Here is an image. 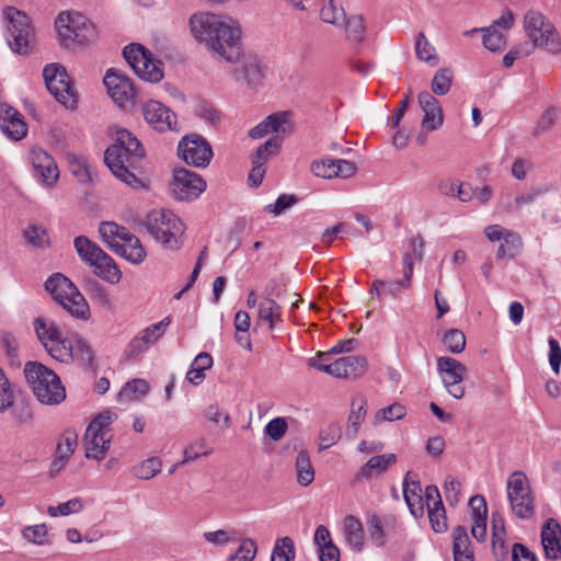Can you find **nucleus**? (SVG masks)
Here are the masks:
<instances>
[{"instance_id": "nucleus-1", "label": "nucleus", "mask_w": 561, "mask_h": 561, "mask_svg": "<svg viewBox=\"0 0 561 561\" xmlns=\"http://www.w3.org/2000/svg\"><path fill=\"white\" fill-rule=\"evenodd\" d=\"M192 36L218 58L238 64L243 56L242 26L231 16L196 12L188 20Z\"/></svg>"}, {"instance_id": "nucleus-2", "label": "nucleus", "mask_w": 561, "mask_h": 561, "mask_svg": "<svg viewBox=\"0 0 561 561\" xmlns=\"http://www.w3.org/2000/svg\"><path fill=\"white\" fill-rule=\"evenodd\" d=\"M24 376L34 397L46 405H57L66 399V389L58 375L37 362H27Z\"/></svg>"}, {"instance_id": "nucleus-3", "label": "nucleus", "mask_w": 561, "mask_h": 561, "mask_svg": "<svg viewBox=\"0 0 561 561\" xmlns=\"http://www.w3.org/2000/svg\"><path fill=\"white\" fill-rule=\"evenodd\" d=\"M523 28L534 49L561 56V33L542 12L528 10L524 15Z\"/></svg>"}, {"instance_id": "nucleus-4", "label": "nucleus", "mask_w": 561, "mask_h": 561, "mask_svg": "<svg viewBox=\"0 0 561 561\" xmlns=\"http://www.w3.org/2000/svg\"><path fill=\"white\" fill-rule=\"evenodd\" d=\"M145 227L164 249L176 251L183 245L185 226L171 210L152 209L146 216Z\"/></svg>"}, {"instance_id": "nucleus-5", "label": "nucleus", "mask_w": 561, "mask_h": 561, "mask_svg": "<svg viewBox=\"0 0 561 561\" xmlns=\"http://www.w3.org/2000/svg\"><path fill=\"white\" fill-rule=\"evenodd\" d=\"M56 30L62 46L84 45L96 38L95 25L79 12H61L56 19Z\"/></svg>"}, {"instance_id": "nucleus-6", "label": "nucleus", "mask_w": 561, "mask_h": 561, "mask_svg": "<svg viewBox=\"0 0 561 561\" xmlns=\"http://www.w3.org/2000/svg\"><path fill=\"white\" fill-rule=\"evenodd\" d=\"M10 48L18 54H26L33 41V32L27 15L14 7H5L1 13Z\"/></svg>"}, {"instance_id": "nucleus-7", "label": "nucleus", "mask_w": 561, "mask_h": 561, "mask_svg": "<svg viewBox=\"0 0 561 561\" xmlns=\"http://www.w3.org/2000/svg\"><path fill=\"white\" fill-rule=\"evenodd\" d=\"M45 287L70 314L79 319L88 318L89 306L83 295L67 277L55 274L46 280Z\"/></svg>"}, {"instance_id": "nucleus-8", "label": "nucleus", "mask_w": 561, "mask_h": 561, "mask_svg": "<svg viewBox=\"0 0 561 561\" xmlns=\"http://www.w3.org/2000/svg\"><path fill=\"white\" fill-rule=\"evenodd\" d=\"M115 416L108 412L100 413L88 425L84 436L85 457L101 461L105 458L113 438L111 424Z\"/></svg>"}, {"instance_id": "nucleus-9", "label": "nucleus", "mask_w": 561, "mask_h": 561, "mask_svg": "<svg viewBox=\"0 0 561 561\" xmlns=\"http://www.w3.org/2000/svg\"><path fill=\"white\" fill-rule=\"evenodd\" d=\"M123 56L134 72L142 80L157 83L164 77L162 62L144 45L131 43L123 49Z\"/></svg>"}, {"instance_id": "nucleus-10", "label": "nucleus", "mask_w": 561, "mask_h": 561, "mask_svg": "<svg viewBox=\"0 0 561 561\" xmlns=\"http://www.w3.org/2000/svg\"><path fill=\"white\" fill-rule=\"evenodd\" d=\"M507 499L512 513L520 519H528L535 513V501L529 480L525 473L515 471L506 482Z\"/></svg>"}, {"instance_id": "nucleus-11", "label": "nucleus", "mask_w": 561, "mask_h": 561, "mask_svg": "<svg viewBox=\"0 0 561 561\" xmlns=\"http://www.w3.org/2000/svg\"><path fill=\"white\" fill-rule=\"evenodd\" d=\"M45 84L49 93L66 108H75L78 95L66 69L59 64L47 65L43 70Z\"/></svg>"}, {"instance_id": "nucleus-12", "label": "nucleus", "mask_w": 561, "mask_h": 561, "mask_svg": "<svg viewBox=\"0 0 561 561\" xmlns=\"http://www.w3.org/2000/svg\"><path fill=\"white\" fill-rule=\"evenodd\" d=\"M111 100L122 110H131L136 104V90L129 77L121 70L110 68L103 78Z\"/></svg>"}, {"instance_id": "nucleus-13", "label": "nucleus", "mask_w": 561, "mask_h": 561, "mask_svg": "<svg viewBox=\"0 0 561 561\" xmlns=\"http://www.w3.org/2000/svg\"><path fill=\"white\" fill-rule=\"evenodd\" d=\"M206 187V181L199 174L184 168L174 170L171 191L175 199L185 202L195 201Z\"/></svg>"}, {"instance_id": "nucleus-14", "label": "nucleus", "mask_w": 561, "mask_h": 561, "mask_svg": "<svg viewBox=\"0 0 561 561\" xmlns=\"http://www.w3.org/2000/svg\"><path fill=\"white\" fill-rule=\"evenodd\" d=\"M178 152L183 161L195 168H206L213 158L208 141L196 134L184 137L179 142Z\"/></svg>"}, {"instance_id": "nucleus-15", "label": "nucleus", "mask_w": 561, "mask_h": 561, "mask_svg": "<svg viewBox=\"0 0 561 561\" xmlns=\"http://www.w3.org/2000/svg\"><path fill=\"white\" fill-rule=\"evenodd\" d=\"M437 373L447 392L455 399L465 396V387L461 385L467 368L456 358L440 356L437 358Z\"/></svg>"}, {"instance_id": "nucleus-16", "label": "nucleus", "mask_w": 561, "mask_h": 561, "mask_svg": "<svg viewBox=\"0 0 561 561\" xmlns=\"http://www.w3.org/2000/svg\"><path fill=\"white\" fill-rule=\"evenodd\" d=\"M34 329L45 351L54 358L66 354L65 345L68 335H64L55 321L46 318H36Z\"/></svg>"}, {"instance_id": "nucleus-17", "label": "nucleus", "mask_w": 561, "mask_h": 561, "mask_svg": "<svg viewBox=\"0 0 561 561\" xmlns=\"http://www.w3.org/2000/svg\"><path fill=\"white\" fill-rule=\"evenodd\" d=\"M66 354L58 356L56 360L62 364H77L84 369H93L95 366V353L92 345L83 336L75 333L67 337Z\"/></svg>"}, {"instance_id": "nucleus-18", "label": "nucleus", "mask_w": 561, "mask_h": 561, "mask_svg": "<svg viewBox=\"0 0 561 561\" xmlns=\"http://www.w3.org/2000/svg\"><path fill=\"white\" fill-rule=\"evenodd\" d=\"M239 62L240 65L230 72L232 79L249 89L261 87L265 78V71L260 57L253 54L243 55Z\"/></svg>"}, {"instance_id": "nucleus-19", "label": "nucleus", "mask_w": 561, "mask_h": 561, "mask_svg": "<svg viewBox=\"0 0 561 561\" xmlns=\"http://www.w3.org/2000/svg\"><path fill=\"white\" fill-rule=\"evenodd\" d=\"M171 324V317H164L161 321L150 324L141 330L128 343L125 354L128 358H136L146 353L150 346L154 345L165 333L168 327Z\"/></svg>"}, {"instance_id": "nucleus-20", "label": "nucleus", "mask_w": 561, "mask_h": 561, "mask_svg": "<svg viewBox=\"0 0 561 561\" xmlns=\"http://www.w3.org/2000/svg\"><path fill=\"white\" fill-rule=\"evenodd\" d=\"M144 153L142 147L141 151L138 153H129L126 150H119L117 168H114L110 160L104 161L116 179L134 190H141L146 187V181L138 178L133 170L135 169L136 162L144 157Z\"/></svg>"}, {"instance_id": "nucleus-21", "label": "nucleus", "mask_w": 561, "mask_h": 561, "mask_svg": "<svg viewBox=\"0 0 561 561\" xmlns=\"http://www.w3.org/2000/svg\"><path fill=\"white\" fill-rule=\"evenodd\" d=\"M294 131L291 113L277 112L268 115L264 121L249 130V137L261 139L273 134V137L284 138Z\"/></svg>"}, {"instance_id": "nucleus-22", "label": "nucleus", "mask_w": 561, "mask_h": 561, "mask_svg": "<svg viewBox=\"0 0 561 561\" xmlns=\"http://www.w3.org/2000/svg\"><path fill=\"white\" fill-rule=\"evenodd\" d=\"M34 176L44 185L51 187L59 179V170L54 158L41 148H33L28 153Z\"/></svg>"}, {"instance_id": "nucleus-23", "label": "nucleus", "mask_w": 561, "mask_h": 561, "mask_svg": "<svg viewBox=\"0 0 561 561\" xmlns=\"http://www.w3.org/2000/svg\"><path fill=\"white\" fill-rule=\"evenodd\" d=\"M141 110L146 123L152 129L159 133H164L175 128V114L161 102L149 100L144 103Z\"/></svg>"}, {"instance_id": "nucleus-24", "label": "nucleus", "mask_w": 561, "mask_h": 561, "mask_svg": "<svg viewBox=\"0 0 561 561\" xmlns=\"http://www.w3.org/2000/svg\"><path fill=\"white\" fill-rule=\"evenodd\" d=\"M110 133L113 138V144L106 149L104 160H110L114 168H117V162H119V150H126L129 153H138L141 151V144L129 130L113 126L110 128Z\"/></svg>"}, {"instance_id": "nucleus-25", "label": "nucleus", "mask_w": 561, "mask_h": 561, "mask_svg": "<svg viewBox=\"0 0 561 561\" xmlns=\"http://www.w3.org/2000/svg\"><path fill=\"white\" fill-rule=\"evenodd\" d=\"M310 170L313 175L322 179H348L355 174L356 165L343 159H321L313 161Z\"/></svg>"}, {"instance_id": "nucleus-26", "label": "nucleus", "mask_w": 561, "mask_h": 561, "mask_svg": "<svg viewBox=\"0 0 561 561\" xmlns=\"http://www.w3.org/2000/svg\"><path fill=\"white\" fill-rule=\"evenodd\" d=\"M0 129L11 140L19 141L27 134L22 115L7 103H0Z\"/></svg>"}, {"instance_id": "nucleus-27", "label": "nucleus", "mask_w": 561, "mask_h": 561, "mask_svg": "<svg viewBox=\"0 0 561 561\" xmlns=\"http://www.w3.org/2000/svg\"><path fill=\"white\" fill-rule=\"evenodd\" d=\"M367 362L365 357L350 355L335 359L332 366L325 367V374L334 378H358L365 374Z\"/></svg>"}, {"instance_id": "nucleus-28", "label": "nucleus", "mask_w": 561, "mask_h": 561, "mask_svg": "<svg viewBox=\"0 0 561 561\" xmlns=\"http://www.w3.org/2000/svg\"><path fill=\"white\" fill-rule=\"evenodd\" d=\"M417 101L423 112L422 127L427 131L440 128L444 123V116L438 100L428 91H423L419 94Z\"/></svg>"}, {"instance_id": "nucleus-29", "label": "nucleus", "mask_w": 561, "mask_h": 561, "mask_svg": "<svg viewBox=\"0 0 561 561\" xmlns=\"http://www.w3.org/2000/svg\"><path fill=\"white\" fill-rule=\"evenodd\" d=\"M425 500L428 519L432 529L435 533H444L447 530V518L445 507L437 486L428 485L425 489Z\"/></svg>"}, {"instance_id": "nucleus-30", "label": "nucleus", "mask_w": 561, "mask_h": 561, "mask_svg": "<svg viewBox=\"0 0 561 561\" xmlns=\"http://www.w3.org/2000/svg\"><path fill=\"white\" fill-rule=\"evenodd\" d=\"M541 543L546 558L551 560L561 558V527L552 518L548 519L542 526Z\"/></svg>"}, {"instance_id": "nucleus-31", "label": "nucleus", "mask_w": 561, "mask_h": 561, "mask_svg": "<svg viewBox=\"0 0 561 561\" xmlns=\"http://www.w3.org/2000/svg\"><path fill=\"white\" fill-rule=\"evenodd\" d=\"M397 462V455L389 453L378 456H373L366 463H364L357 471L356 480H370L388 471V469Z\"/></svg>"}, {"instance_id": "nucleus-32", "label": "nucleus", "mask_w": 561, "mask_h": 561, "mask_svg": "<svg viewBox=\"0 0 561 561\" xmlns=\"http://www.w3.org/2000/svg\"><path fill=\"white\" fill-rule=\"evenodd\" d=\"M403 496L410 513L415 518L423 517L426 506L425 492L423 493L419 481L409 480V473L403 481Z\"/></svg>"}, {"instance_id": "nucleus-33", "label": "nucleus", "mask_w": 561, "mask_h": 561, "mask_svg": "<svg viewBox=\"0 0 561 561\" xmlns=\"http://www.w3.org/2000/svg\"><path fill=\"white\" fill-rule=\"evenodd\" d=\"M469 506L472 518L471 534L478 541H483L486 538V502L483 496L476 495L470 499Z\"/></svg>"}, {"instance_id": "nucleus-34", "label": "nucleus", "mask_w": 561, "mask_h": 561, "mask_svg": "<svg viewBox=\"0 0 561 561\" xmlns=\"http://www.w3.org/2000/svg\"><path fill=\"white\" fill-rule=\"evenodd\" d=\"M342 533L348 548L362 552L365 547V530L360 520L352 515L344 518Z\"/></svg>"}, {"instance_id": "nucleus-35", "label": "nucleus", "mask_w": 561, "mask_h": 561, "mask_svg": "<svg viewBox=\"0 0 561 561\" xmlns=\"http://www.w3.org/2000/svg\"><path fill=\"white\" fill-rule=\"evenodd\" d=\"M119 244L121 245L115 252L116 254L123 256L131 264H140L145 261L147 252L142 247L140 240L131 232Z\"/></svg>"}, {"instance_id": "nucleus-36", "label": "nucleus", "mask_w": 561, "mask_h": 561, "mask_svg": "<svg viewBox=\"0 0 561 561\" xmlns=\"http://www.w3.org/2000/svg\"><path fill=\"white\" fill-rule=\"evenodd\" d=\"M367 413V400L363 394H355L351 403L346 434L355 437Z\"/></svg>"}, {"instance_id": "nucleus-37", "label": "nucleus", "mask_w": 561, "mask_h": 561, "mask_svg": "<svg viewBox=\"0 0 561 561\" xmlns=\"http://www.w3.org/2000/svg\"><path fill=\"white\" fill-rule=\"evenodd\" d=\"M99 232L104 243L113 251L116 252L119 243L124 241L130 233V231L118 226L113 221H104L100 225Z\"/></svg>"}, {"instance_id": "nucleus-38", "label": "nucleus", "mask_w": 561, "mask_h": 561, "mask_svg": "<svg viewBox=\"0 0 561 561\" xmlns=\"http://www.w3.org/2000/svg\"><path fill=\"white\" fill-rule=\"evenodd\" d=\"M91 267H93L95 275L111 284H117L122 278V273L118 266L105 252L91 265Z\"/></svg>"}, {"instance_id": "nucleus-39", "label": "nucleus", "mask_w": 561, "mask_h": 561, "mask_svg": "<svg viewBox=\"0 0 561 561\" xmlns=\"http://www.w3.org/2000/svg\"><path fill=\"white\" fill-rule=\"evenodd\" d=\"M484 236L491 242L503 241L506 245L513 249L522 247V238L518 233L504 228L501 225H490L484 228Z\"/></svg>"}, {"instance_id": "nucleus-40", "label": "nucleus", "mask_w": 561, "mask_h": 561, "mask_svg": "<svg viewBox=\"0 0 561 561\" xmlns=\"http://www.w3.org/2000/svg\"><path fill=\"white\" fill-rule=\"evenodd\" d=\"M73 245L80 259L90 266L104 253L98 244L83 236L77 237L73 241Z\"/></svg>"}, {"instance_id": "nucleus-41", "label": "nucleus", "mask_w": 561, "mask_h": 561, "mask_svg": "<svg viewBox=\"0 0 561 561\" xmlns=\"http://www.w3.org/2000/svg\"><path fill=\"white\" fill-rule=\"evenodd\" d=\"M257 316L261 321L267 322L272 330L277 323L282 322L280 306L275 300L266 297L257 305Z\"/></svg>"}, {"instance_id": "nucleus-42", "label": "nucleus", "mask_w": 561, "mask_h": 561, "mask_svg": "<svg viewBox=\"0 0 561 561\" xmlns=\"http://www.w3.org/2000/svg\"><path fill=\"white\" fill-rule=\"evenodd\" d=\"M415 55L419 60L435 67L439 62L436 48L431 44L423 32L417 33L415 38Z\"/></svg>"}, {"instance_id": "nucleus-43", "label": "nucleus", "mask_w": 561, "mask_h": 561, "mask_svg": "<svg viewBox=\"0 0 561 561\" xmlns=\"http://www.w3.org/2000/svg\"><path fill=\"white\" fill-rule=\"evenodd\" d=\"M162 469V460L159 457H149L131 467V474L139 480H150L158 476Z\"/></svg>"}, {"instance_id": "nucleus-44", "label": "nucleus", "mask_w": 561, "mask_h": 561, "mask_svg": "<svg viewBox=\"0 0 561 561\" xmlns=\"http://www.w3.org/2000/svg\"><path fill=\"white\" fill-rule=\"evenodd\" d=\"M149 392V385L145 379H133L126 382L118 392L122 402L135 401L144 398Z\"/></svg>"}, {"instance_id": "nucleus-45", "label": "nucleus", "mask_w": 561, "mask_h": 561, "mask_svg": "<svg viewBox=\"0 0 561 561\" xmlns=\"http://www.w3.org/2000/svg\"><path fill=\"white\" fill-rule=\"evenodd\" d=\"M283 138L271 137L263 145H261L256 151L252 154V163H257L265 167V163L277 156L282 148Z\"/></svg>"}, {"instance_id": "nucleus-46", "label": "nucleus", "mask_w": 561, "mask_h": 561, "mask_svg": "<svg viewBox=\"0 0 561 561\" xmlns=\"http://www.w3.org/2000/svg\"><path fill=\"white\" fill-rule=\"evenodd\" d=\"M297 482L301 486H308L314 479V471L311 465L310 456L307 450H300L296 457Z\"/></svg>"}, {"instance_id": "nucleus-47", "label": "nucleus", "mask_w": 561, "mask_h": 561, "mask_svg": "<svg viewBox=\"0 0 561 561\" xmlns=\"http://www.w3.org/2000/svg\"><path fill=\"white\" fill-rule=\"evenodd\" d=\"M213 453L205 437H198L191 442L183 450V459L181 465L192 462L199 457H206Z\"/></svg>"}, {"instance_id": "nucleus-48", "label": "nucleus", "mask_w": 561, "mask_h": 561, "mask_svg": "<svg viewBox=\"0 0 561 561\" xmlns=\"http://www.w3.org/2000/svg\"><path fill=\"white\" fill-rule=\"evenodd\" d=\"M78 437L73 432H67L62 436L61 442L57 446V459L54 461V467L60 469L70 455L75 451Z\"/></svg>"}, {"instance_id": "nucleus-49", "label": "nucleus", "mask_w": 561, "mask_h": 561, "mask_svg": "<svg viewBox=\"0 0 561 561\" xmlns=\"http://www.w3.org/2000/svg\"><path fill=\"white\" fill-rule=\"evenodd\" d=\"M204 540L216 547V548H222L228 545H231L236 542V530L232 528H220L216 530H209L205 531L203 534Z\"/></svg>"}, {"instance_id": "nucleus-50", "label": "nucleus", "mask_w": 561, "mask_h": 561, "mask_svg": "<svg viewBox=\"0 0 561 561\" xmlns=\"http://www.w3.org/2000/svg\"><path fill=\"white\" fill-rule=\"evenodd\" d=\"M481 32H483V45L488 50L495 53L505 47L506 36L494 28V25L482 27Z\"/></svg>"}, {"instance_id": "nucleus-51", "label": "nucleus", "mask_w": 561, "mask_h": 561, "mask_svg": "<svg viewBox=\"0 0 561 561\" xmlns=\"http://www.w3.org/2000/svg\"><path fill=\"white\" fill-rule=\"evenodd\" d=\"M295 558V545L291 538L283 537L276 540L272 551V561H293Z\"/></svg>"}, {"instance_id": "nucleus-52", "label": "nucleus", "mask_w": 561, "mask_h": 561, "mask_svg": "<svg viewBox=\"0 0 561 561\" xmlns=\"http://www.w3.org/2000/svg\"><path fill=\"white\" fill-rule=\"evenodd\" d=\"M407 414V409L400 403H392L386 408L379 409L374 417L376 425L382 422H393L402 420Z\"/></svg>"}, {"instance_id": "nucleus-53", "label": "nucleus", "mask_w": 561, "mask_h": 561, "mask_svg": "<svg viewBox=\"0 0 561 561\" xmlns=\"http://www.w3.org/2000/svg\"><path fill=\"white\" fill-rule=\"evenodd\" d=\"M540 194L541 192L539 190L518 194L514 198L513 203H505L504 201L500 202L497 209L505 213L518 210L526 205L533 204Z\"/></svg>"}, {"instance_id": "nucleus-54", "label": "nucleus", "mask_w": 561, "mask_h": 561, "mask_svg": "<svg viewBox=\"0 0 561 561\" xmlns=\"http://www.w3.org/2000/svg\"><path fill=\"white\" fill-rule=\"evenodd\" d=\"M453 82V72L450 69L442 68L435 72L431 90L436 95H445L449 92Z\"/></svg>"}, {"instance_id": "nucleus-55", "label": "nucleus", "mask_w": 561, "mask_h": 561, "mask_svg": "<svg viewBox=\"0 0 561 561\" xmlns=\"http://www.w3.org/2000/svg\"><path fill=\"white\" fill-rule=\"evenodd\" d=\"M319 15L322 22L333 24L335 26H341L345 22L344 10L334 4L333 0L323 4L320 9Z\"/></svg>"}, {"instance_id": "nucleus-56", "label": "nucleus", "mask_w": 561, "mask_h": 561, "mask_svg": "<svg viewBox=\"0 0 561 561\" xmlns=\"http://www.w3.org/2000/svg\"><path fill=\"white\" fill-rule=\"evenodd\" d=\"M83 510V502L80 497H73L56 506H49L47 512L51 517L68 516L80 513Z\"/></svg>"}, {"instance_id": "nucleus-57", "label": "nucleus", "mask_w": 561, "mask_h": 561, "mask_svg": "<svg viewBox=\"0 0 561 561\" xmlns=\"http://www.w3.org/2000/svg\"><path fill=\"white\" fill-rule=\"evenodd\" d=\"M443 344L454 354L461 353L466 347V336L462 331L458 329L448 330L443 336Z\"/></svg>"}, {"instance_id": "nucleus-58", "label": "nucleus", "mask_w": 561, "mask_h": 561, "mask_svg": "<svg viewBox=\"0 0 561 561\" xmlns=\"http://www.w3.org/2000/svg\"><path fill=\"white\" fill-rule=\"evenodd\" d=\"M22 537L31 543L44 546L47 543L48 528L45 524L26 526L22 530Z\"/></svg>"}, {"instance_id": "nucleus-59", "label": "nucleus", "mask_w": 561, "mask_h": 561, "mask_svg": "<svg viewBox=\"0 0 561 561\" xmlns=\"http://www.w3.org/2000/svg\"><path fill=\"white\" fill-rule=\"evenodd\" d=\"M14 390L11 382L0 368V413L9 410L14 403Z\"/></svg>"}, {"instance_id": "nucleus-60", "label": "nucleus", "mask_w": 561, "mask_h": 561, "mask_svg": "<svg viewBox=\"0 0 561 561\" xmlns=\"http://www.w3.org/2000/svg\"><path fill=\"white\" fill-rule=\"evenodd\" d=\"M288 431L287 420L283 416L272 419L264 427V435L274 442L280 440Z\"/></svg>"}, {"instance_id": "nucleus-61", "label": "nucleus", "mask_w": 561, "mask_h": 561, "mask_svg": "<svg viewBox=\"0 0 561 561\" xmlns=\"http://www.w3.org/2000/svg\"><path fill=\"white\" fill-rule=\"evenodd\" d=\"M257 546L252 538H245L237 551L227 561H253L256 556Z\"/></svg>"}, {"instance_id": "nucleus-62", "label": "nucleus", "mask_w": 561, "mask_h": 561, "mask_svg": "<svg viewBox=\"0 0 561 561\" xmlns=\"http://www.w3.org/2000/svg\"><path fill=\"white\" fill-rule=\"evenodd\" d=\"M345 28L350 41L360 43L364 39L366 28L363 16L353 15L348 18Z\"/></svg>"}, {"instance_id": "nucleus-63", "label": "nucleus", "mask_w": 561, "mask_h": 561, "mask_svg": "<svg viewBox=\"0 0 561 561\" xmlns=\"http://www.w3.org/2000/svg\"><path fill=\"white\" fill-rule=\"evenodd\" d=\"M492 543L494 549L503 550L505 548L504 519L497 513L492 514Z\"/></svg>"}, {"instance_id": "nucleus-64", "label": "nucleus", "mask_w": 561, "mask_h": 561, "mask_svg": "<svg viewBox=\"0 0 561 561\" xmlns=\"http://www.w3.org/2000/svg\"><path fill=\"white\" fill-rule=\"evenodd\" d=\"M367 524L371 542L377 547H382L386 543V533L381 519L373 515L368 518Z\"/></svg>"}]
</instances>
